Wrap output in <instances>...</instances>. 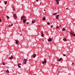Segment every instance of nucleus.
<instances>
[{
  "instance_id": "1",
  "label": "nucleus",
  "mask_w": 75,
  "mask_h": 75,
  "mask_svg": "<svg viewBox=\"0 0 75 75\" xmlns=\"http://www.w3.org/2000/svg\"><path fill=\"white\" fill-rule=\"evenodd\" d=\"M24 19H25V18H26V17L25 16H21V20H24Z\"/></svg>"
},
{
  "instance_id": "2",
  "label": "nucleus",
  "mask_w": 75,
  "mask_h": 75,
  "mask_svg": "<svg viewBox=\"0 0 75 75\" xmlns=\"http://www.w3.org/2000/svg\"><path fill=\"white\" fill-rule=\"evenodd\" d=\"M27 60V59H25L23 61V64H25V63H26Z\"/></svg>"
},
{
  "instance_id": "3",
  "label": "nucleus",
  "mask_w": 75,
  "mask_h": 75,
  "mask_svg": "<svg viewBox=\"0 0 75 75\" xmlns=\"http://www.w3.org/2000/svg\"><path fill=\"white\" fill-rule=\"evenodd\" d=\"M60 0H56V2L57 3V4H59V2L58 1H59Z\"/></svg>"
},
{
  "instance_id": "4",
  "label": "nucleus",
  "mask_w": 75,
  "mask_h": 75,
  "mask_svg": "<svg viewBox=\"0 0 75 75\" xmlns=\"http://www.w3.org/2000/svg\"><path fill=\"white\" fill-rule=\"evenodd\" d=\"M13 16L14 18H17V16H16V14H13Z\"/></svg>"
},
{
  "instance_id": "5",
  "label": "nucleus",
  "mask_w": 75,
  "mask_h": 75,
  "mask_svg": "<svg viewBox=\"0 0 75 75\" xmlns=\"http://www.w3.org/2000/svg\"><path fill=\"white\" fill-rule=\"evenodd\" d=\"M59 15H57V16H55L56 17V19H58V18H59Z\"/></svg>"
},
{
  "instance_id": "6",
  "label": "nucleus",
  "mask_w": 75,
  "mask_h": 75,
  "mask_svg": "<svg viewBox=\"0 0 75 75\" xmlns=\"http://www.w3.org/2000/svg\"><path fill=\"white\" fill-rule=\"evenodd\" d=\"M44 61L42 62V64H45L47 62V60L46 59L44 60Z\"/></svg>"
},
{
  "instance_id": "7",
  "label": "nucleus",
  "mask_w": 75,
  "mask_h": 75,
  "mask_svg": "<svg viewBox=\"0 0 75 75\" xmlns=\"http://www.w3.org/2000/svg\"><path fill=\"white\" fill-rule=\"evenodd\" d=\"M13 58V55H11V57H9V59H12Z\"/></svg>"
},
{
  "instance_id": "8",
  "label": "nucleus",
  "mask_w": 75,
  "mask_h": 75,
  "mask_svg": "<svg viewBox=\"0 0 75 75\" xmlns=\"http://www.w3.org/2000/svg\"><path fill=\"white\" fill-rule=\"evenodd\" d=\"M48 41H52V39L51 38H49L48 39H47Z\"/></svg>"
},
{
  "instance_id": "9",
  "label": "nucleus",
  "mask_w": 75,
  "mask_h": 75,
  "mask_svg": "<svg viewBox=\"0 0 75 75\" xmlns=\"http://www.w3.org/2000/svg\"><path fill=\"white\" fill-rule=\"evenodd\" d=\"M35 22V19L33 20L32 21V23H34Z\"/></svg>"
},
{
  "instance_id": "10",
  "label": "nucleus",
  "mask_w": 75,
  "mask_h": 75,
  "mask_svg": "<svg viewBox=\"0 0 75 75\" xmlns=\"http://www.w3.org/2000/svg\"><path fill=\"white\" fill-rule=\"evenodd\" d=\"M15 41H16V42H15V43L16 44H18V40H15Z\"/></svg>"
},
{
  "instance_id": "11",
  "label": "nucleus",
  "mask_w": 75,
  "mask_h": 75,
  "mask_svg": "<svg viewBox=\"0 0 75 75\" xmlns=\"http://www.w3.org/2000/svg\"><path fill=\"white\" fill-rule=\"evenodd\" d=\"M74 34V32H72V31H71L70 33V34H71V35H73Z\"/></svg>"
},
{
  "instance_id": "12",
  "label": "nucleus",
  "mask_w": 75,
  "mask_h": 75,
  "mask_svg": "<svg viewBox=\"0 0 75 75\" xmlns=\"http://www.w3.org/2000/svg\"><path fill=\"white\" fill-rule=\"evenodd\" d=\"M62 61V59L60 58V59H59L58 60V59L57 60V61Z\"/></svg>"
},
{
  "instance_id": "13",
  "label": "nucleus",
  "mask_w": 75,
  "mask_h": 75,
  "mask_svg": "<svg viewBox=\"0 0 75 75\" xmlns=\"http://www.w3.org/2000/svg\"><path fill=\"white\" fill-rule=\"evenodd\" d=\"M23 23H25V22H26V20L25 19H23Z\"/></svg>"
},
{
  "instance_id": "14",
  "label": "nucleus",
  "mask_w": 75,
  "mask_h": 75,
  "mask_svg": "<svg viewBox=\"0 0 75 75\" xmlns=\"http://www.w3.org/2000/svg\"><path fill=\"white\" fill-rule=\"evenodd\" d=\"M35 57H36V54H33V58H35Z\"/></svg>"
},
{
  "instance_id": "15",
  "label": "nucleus",
  "mask_w": 75,
  "mask_h": 75,
  "mask_svg": "<svg viewBox=\"0 0 75 75\" xmlns=\"http://www.w3.org/2000/svg\"><path fill=\"white\" fill-rule=\"evenodd\" d=\"M46 20V18H45V16L44 17V18L42 19V20L43 21L45 20Z\"/></svg>"
},
{
  "instance_id": "16",
  "label": "nucleus",
  "mask_w": 75,
  "mask_h": 75,
  "mask_svg": "<svg viewBox=\"0 0 75 75\" xmlns=\"http://www.w3.org/2000/svg\"><path fill=\"white\" fill-rule=\"evenodd\" d=\"M65 30H66V29H65V28H63V29H62V30L63 31H65Z\"/></svg>"
},
{
  "instance_id": "17",
  "label": "nucleus",
  "mask_w": 75,
  "mask_h": 75,
  "mask_svg": "<svg viewBox=\"0 0 75 75\" xmlns=\"http://www.w3.org/2000/svg\"><path fill=\"white\" fill-rule=\"evenodd\" d=\"M63 41H67V39H66V38H64L63 39Z\"/></svg>"
},
{
  "instance_id": "18",
  "label": "nucleus",
  "mask_w": 75,
  "mask_h": 75,
  "mask_svg": "<svg viewBox=\"0 0 75 75\" xmlns=\"http://www.w3.org/2000/svg\"><path fill=\"white\" fill-rule=\"evenodd\" d=\"M6 72H7V73H9V71H8V70L7 69L6 70Z\"/></svg>"
},
{
  "instance_id": "19",
  "label": "nucleus",
  "mask_w": 75,
  "mask_h": 75,
  "mask_svg": "<svg viewBox=\"0 0 75 75\" xmlns=\"http://www.w3.org/2000/svg\"><path fill=\"white\" fill-rule=\"evenodd\" d=\"M41 36H42V37H44V33H42L41 34Z\"/></svg>"
},
{
  "instance_id": "20",
  "label": "nucleus",
  "mask_w": 75,
  "mask_h": 75,
  "mask_svg": "<svg viewBox=\"0 0 75 75\" xmlns=\"http://www.w3.org/2000/svg\"><path fill=\"white\" fill-rule=\"evenodd\" d=\"M57 13H55L53 14V15H54V16H55V15H57Z\"/></svg>"
},
{
  "instance_id": "21",
  "label": "nucleus",
  "mask_w": 75,
  "mask_h": 75,
  "mask_svg": "<svg viewBox=\"0 0 75 75\" xmlns=\"http://www.w3.org/2000/svg\"><path fill=\"white\" fill-rule=\"evenodd\" d=\"M11 26H13V24H11V25L8 26V27H11Z\"/></svg>"
},
{
  "instance_id": "22",
  "label": "nucleus",
  "mask_w": 75,
  "mask_h": 75,
  "mask_svg": "<svg viewBox=\"0 0 75 75\" xmlns=\"http://www.w3.org/2000/svg\"><path fill=\"white\" fill-rule=\"evenodd\" d=\"M60 25H59V26L57 25V28H59V27H60Z\"/></svg>"
},
{
  "instance_id": "23",
  "label": "nucleus",
  "mask_w": 75,
  "mask_h": 75,
  "mask_svg": "<svg viewBox=\"0 0 75 75\" xmlns=\"http://www.w3.org/2000/svg\"><path fill=\"white\" fill-rule=\"evenodd\" d=\"M7 1H5V4L6 5L7 4Z\"/></svg>"
},
{
  "instance_id": "24",
  "label": "nucleus",
  "mask_w": 75,
  "mask_h": 75,
  "mask_svg": "<svg viewBox=\"0 0 75 75\" xmlns=\"http://www.w3.org/2000/svg\"><path fill=\"white\" fill-rule=\"evenodd\" d=\"M50 22H48V23H47V24L48 25H50Z\"/></svg>"
},
{
  "instance_id": "25",
  "label": "nucleus",
  "mask_w": 75,
  "mask_h": 75,
  "mask_svg": "<svg viewBox=\"0 0 75 75\" xmlns=\"http://www.w3.org/2000/svg\"><path fill=\"white\" fill-rule=\"evenodd\" d=\"M2 64L4 65H5V64H4V62H2Z\"/></svg>"
},
{
  "instance_id": "26",
  "label": "nucleus",
  "mask_w": 75,
  "mask_h": 75,
  "mask_svg": "<svg viewBox=\"0 0 75 75\" xmlns=\"http://www.w3.org/2000/svg\"><path fill=\"white\" fill-rule=\"evenodd\" d=\"M6 17H7V18H10V17H9V16H6Z\"/></svg>"
},
{
  "instance_id": "27",
  "label": "nucleus",
  "mask_w": 75,
  "mask_h": 75,
  "mask_svg": "<svg viewBox=\"0 0 75 75\" xmlns=\"http://www.w3.org/2000/svg\"><path fill=\"white\" fill-rule=\"evenodd\" d=\"M18 65H19V66L21 65V63L18 64Z\"/></svg>"
},
{
  "instance_id": "28",
  "label": "nucleus",
  "mask_w": 75,
  "mask_h": 75,
  "mask_svg": "<svg viewBox=\"0 0 75 75\" xmlns=\"http://www.w3.org/2000/svg\"><path fill=\"white\" fill-rule=\"evenodd\" d=\"M41 34H43V32H42V31H41Z\"/></svg>"
},
{
  "instance_id": "29",
  "label": "nucleus",
  "mask_w": 75,
  "mask_h": 75,
  "mask_svg": "<svg viewBox=\"0 0 75 75\" xmlns=\"http://www.w3.org/2000/svg\"><path fill=\"white\" fill-rule=\"evenodd\" d=\"M18 67L19 68H21V66H20L19 65V66H18Z\"/></svg>"
},
{
  "instance_id": "30",
  "label": "nucleus",
  "mask_w": 75,
  "mask_h": 75,
  "mask_svg": "<svg viewBox=\"0 0 75 75\" xmlns=\"http://www.w3.org/2000/svg\"><path fill=\"white\" fill-rule=\"evenodd\" d=\"M63 56H64V57H65V56H66L65 55V54H63Z\"/></svg>"
},
{
  "instance_id": "31",
  "label": "nucleus",
  "mask_w": 75,
  "mask_h": 75,
  "mask_svg": "<svg viewBox=\"0 0 75 75\" xmlns=\"http://www.w3.org/2000/svg\"><path fill=\"white\" fill-rule=\"evenodd\" d=\"M1 21V20L0 18V23Z\"/></svg>"
},
{
  "instance_id": "32",
  "label": "nucleus",
  "mask_w": 75,
  "mask_h": 75,
  "mask_svg": "<svg viewBox=\"0 0 75 75\" xmlns=\"http://www.w3.org/2000/svg\"><path fill=\"white\" fill-rule=\"evenodd\" d=\"M73 35V36H75V34H74Z\"/></svg>"
},
{
  "instance_id": "33",
  "label": "nucleus",
  "mask_w": 75,
  "mask_h": 75,
  "mask_svg": "<svg viewBox=\"0 0 75 75\" xmlns=\"http://www.w3.org/2000/svg\"><path fill=\"white\" fill-rule=\"evenodd\" d=\"M53 27V25H52L51 26V27L52 28V27Z\"/></svg>"
},
{
  "instance_id": "34",
  "label": "nucleus",
  "mask_w": 75,
  "mask_h": 75,
  "mask_svg": "<svg viewBox=\"0 0 75 75\" xmlns=\"http://www.w3.org/2000/svg\"><path fill=\"white\" fill-rule=\"evenodd\" d=\"M15 10V8H13V11H14Z\"/></svg>"
},
{
  "instance_id": "35",
  "label": "nucleus",
  "mask_w": 75,
  "mask_h": 75,
  "mask_svg": "<svg viewBox=\"0 0 75 75\" xmlns=\"http://www.w3.org/2000/svg\"><path fill=\"white\" fill-rule=\"evenodd\" d=\"M29 23V22H27V23H26V24H28Z\"/></svg>"
},
{
  "instance_id": "36",
  "label": "nucleus",
  "mask_w": 75,
  "mask_h": 75,
  "mask_svg": "<svg viewBox=\"0 0 75 75\" xmlns=\"http://www.w3.org/2000/svg\"><path fill=\"white\" fill-rule=\"evenodd\" d=\"M36 0L37 1V2H38V0Z\"/></svg>"
},
{
  "instance_id": "37",
  "label": "nucleus",
  "mask_w": 75,
  "mask_h": 75,
  "mask_svg": "<svg viewBox=\"0 0 75 75\" xmlns=\"http://www.w3.org/2000/svg\"><path fill=\"white\" fill-rule=\"evenodd\" d=\"M74 64L73 63L72 64V65H74Z\"/></svg>"
},
{
  "instance_id": "38",
  "label": "nucleus",
  "mask_w": 75,
  "mask_h": 75,
  "mask_svg": "<svg viewBox=\"0 0 75 75\" xmlns=\"http://www.w3.org/2000/svg\"><path fill=\"white\" fill-rule=\"evenodd\" d=\"M44 11H46L44 9Z\"/></svg>"
},
{
  "instance_id": "39",
  "label": "nucleus",
  "mask_w": 75,
  "mask_h": 75,
  "mask_svg": "<svg viewBox=\"0 0 75 75\" xmlns=\"http://www.w3.org/2000/svg\"><path fill=\"white\" fill-rule=\"evenodd\" d=\"M66 9H67V10H68V8H67Z\"/></svg>"
},
{
  "instance_id": "40",
  "label": "nucleus",
  "mask_w": 75,
  "mask_h": 75,
  "mask_svg": "<svg viewBox=\"0 0 75 75\" xmlns=\"http://www.w3.org/2000/svg\"><path fill=\"white\" fill-rule=\"evenodd\" d=\"M38 26L39 27H40V25H38Z\"/></svg>"
},
{
  "instance_id": "41",
  "label": "nucleus",
  "mask_w": 75,
  "mask_h": 75,
  "mask_svg": "<svg viewBox=\"0 0 75 75\" xmlns=\"http://www.w3.org/2000/svg\"><path fill=\"white\" fill-rule=\"evenodd\" d=\"M30 74H31V73H30Z\"/></svg>"
}]
</instances>
